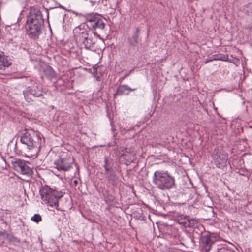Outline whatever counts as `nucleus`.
Returning a JSON list of instances; mask_svg holds the SVG:
<instances>
[{
    "label": "nucleus",
    "mask_w": 252,
    "mask_h": 252,
    "mask_svg": "<svg viewBox=\"0 0 252 252\" xmlns=\"http://www.w3.org/2000/svg\"><path fill=\"white\" fill-rule=\"evenodd\" d=\"M136 88H130L127 85H121L118 88L115 96L116 95L128 94L129 91H134Z\"/></svg>",
    "instance_id": "f8f14e48"
},
{
    "label": "nucleus",
    "mask_w": 252,
    "mask_h": 252,
    "mask_svg": "<svg viewBox=\"0 0 252 252\" xmlns=\"http://www.w3.org/2000/svg\"><path fill=\"white\" fill-rule=\"evenodd\" d=\"M140 31L139 28L136 27L131 36L127 38V42L132 47H135L141 40L140 38Z\"/></svg>",
    "instance_id": "9b49d317"
},
{
    "label": "nucleus",
    "mask_w": 252,
    "mask_h": 252,
    "mask_svg": "<svg viewBox=\"0 0 252 252\" xmlns=\"http://www.w3.org/2000/svg\"><path fill=\"white\" fill-rule=\"evenodd\" d=\"M42 14L37 8H31L26 22V32L29 37L33 40L38 39L44 26Z\"/></svg>",
    "instance_id": "f257e3e1"
},
{
    "label": "nucleus",
    "mask_w": 252,
    "mask_h": 252,
    "mask_svg": "<svg viewBox=\"0 0 252 252\" xmlns=\"http://www.w3.org/2000/svg\"><path fill=\"white\" fill-rule=\"evenodd\" d=\"M189 218L183 215L179 216L177 218V222L179 224L182 225L184 227H187L189 226L190 223L189 222Z\"/></svg>",
    "instance_id": "4468645a"
},
{
    "label": "nucleus",
    "mask_w": 252,
    "mask_h": 252,
    "mask_svg": "<svg viewBox=\"0 0 252 252\" xmlns=\"http://www.w3.org/2000/svg\"><path fill=\"white\" fill-rule=\"evenodd\" d=\"M252 173V171H251Z\"/></svg>",
    "instance_id": "c85d7f7f"
},
{
    "label": "nucleus",
    "mask_w": 252,
    "mask_h": 252,
    "mask_svg": "<svg viewBox=\"0 0 252 252\" xmlns=\"http://www.w3.org/2000/svg\"><path fill=\"white\" fill-rule=\"evenodd\" d=\"M214 164L218 168L224 166L228 158V154L222 150L214 149L211 154Z\"/></svg>",
    "instance_id": "0eeeda50"
},
{
    "label": "nucleus",
    "mask_w": 252,
    "mask_h": 252,
    "mask_svg": "<svg viewBox=\"0 0 252 252\" xmlns=\"http://www.w3.org/2000/svg\"><path fill=\"white\" fill-rule=\"evenodd\" d=\"M14 240L15 241L17 242H20V240H18L17 238H14Z\"/></svg>",
    "instance_id": "bb28decb"
},
{
    "label": "nucleus",
    "mask_w": 252,
    "mask_h": 252,
    "mask_svg": "<svg viewBox=\"0 0 252 252\" xmlns=\"http://www.w3.org/2000/svg\"><path fill=\"white\" fill-rule=\"evenodd\" d=\"M89 2L91 3V5L92 6H93V5H94V4H95L97 2V0H90Z\"/></svg>",
    "instance_id": "393cba45"
},
{
    "label": "nucleus",
    "mask_w": 252,
    "mask_h": 252,
    "mask_svg": "<svg viewBox=\"0 0 252 252\" xmlns=\"http://www.w3.org/2000/svg\"><path fill=\"white\" fill-rule=\"evenodd\" d=\"M0 236H3V237H6L7 236V233L5 231H0Z\"/></svg>",
    "instance_id": "b1692460"
},
{
    "label": "nucleus",
    "mask_w": 252,
    "mask_h": 252,
    "mask_svg": "<svg viewBox=\"0 0 252 252\" xmlns=\"http://www.w3.org/2000/svg\"><path fill=\"white\" fill-rule=\"evenodd\" d=\"M41 199L51 207L56 209L59 206V200L64 195V193L61 190L51 188L48 186H45L40 189Z\"/></svg>",
    "instance_id": "20e7f679"
},
{
    "label": "nucleus",
    "mask_w": 252,
    "mask_h": 252,
    "mask_svg": "<svg viewBox=\"0 0 252 252\" xmlns=\"http://www.w3.org/2000/svg\"><path fill=\"white\" fill-rule=\"evenodd\" d=\"M74 37L76 42L82 47L87 49L94 48L96 39L95 35L100 38L99 34L85 29V25H80L73 30Z\"/></svg>",
    "instance_id": "7ed1b4c3"
},
{
    "label": "nucleus",
    "mask_w": 252,
    "mask_h": 252,
    "mask_svg": "<svg viewBox=\"0 0 252 252\" xmlns=\"http://www.w3.org/2000/svg\"><path fill=\"white\" fill-rule=\"evenodd\" d=\"M11 164L15 170L22 174L30 175L32 172V169L27 165L24 160L14 159L11 161Z\"/></svg>",
    "instance_id": "1a4fd4ad"
},
{
    "label": "nucleus",
    "mask_w": 252,
    "mask_h": 252,
    "mask_svg": "<svg viewBox=\"0 0 252 252\" xmlns=\"http://www.w3.org/2000/svg\"><path fill=\"white\" fill-rule=\"evenodd\" d=\"M73 159L70 156L65 157H60L55 161L54 165L59 171H67L72 168Z\"/></svg>",
    "instance_id": "6e6552de"
},
{
    "label": "nucleus",
    "mask_w": 252,
    "mask_h": 252,
    "mask_svg": "<svg viewBox=\"0 0 252 252\" xmlns=\"http://www.w3.org/2000/svg\"><path fill=\"white\" fill-rule=\"evenodd\" d=\"M218 240L217 236L212 233L203 235L200 237V243L206 252L211 250L212 245Z\"/></svg>",
    "instance_id": "9d476101"
},
{
    "label": "nucleus",
    "mask_w": 252,
    "mask_h": 252,
    "mask_svg": "<svg viewBox=\"0 0 252 252\" xmlns=\"http://www.w3.org/2000/svg\"><path fill=\"white\" fill-rule=\"evenodd\" d=\"M105 23L103 20L100 18L95 20V22L90 24L89 26L94 30H103L105 27Z\"/></svg>",
    "instance_id": "ddd939ff"
},
{
    "label": "nucleus",
    "mask_w": 252,
    "mask_h": 252,
    "mask_svg": "<svg viewBox=\"0 0 252 252\" xmlns=\"http://www.w3.org/2000/svg\"><path fill=\"white\" fill-rule=\"evenodd\" d=\"M74 184L76 185L78 184V181L77 180H74L73 182Z\"/></svg>",
    "instance_id": "a878e982"
},
{
    "label": "nucleus",
    "mask_w": 252,
    "mask_h": 252,
    "mask_svg": "<svg viewBox=\"0 0 252 252\" xmlns=\"http://www.w3.org/2000/svg\"><path fill=\"white\" fill-rule=\"evenodd\" d=\"M250 29L252 30V24H251V26L250 27Z\"/></svg>",
    "instance_id": "cd10ccee"
},
{
    "label": "nucleus",
    "mask_w": 252,
    "mask_h": 252,
    "mask_svg": "<svg viewBox=\"0 0 252 252\" xmlns=\"http://www.w3.org/2000/svg\"><path fill=\"white\" fill-rule=\"evenodd\" d=\"M111 162L106 157H105L104 158V167L105 168V173L107 174L108 172L110 171L112 168Z\"/></svg>",
    "instance_id": "a211bd4d"
},
{
    "label": "nucleus",
    "mask_w": 252,
    "mask_h": 252,
    "mask_svg": "<svg viewBox=\"0 0 252 252\" xmlns=\"http://www.w3.org/2000/svg\"><path fill=\"white\" fill-rule=\"evenodd\" d=\"M41 137L34 130L26 131L21 136L23 148L31 157L36 156L41 147Z\"/></svg>",
    "instance_id": "f03ea898"
},
{
    "label": "nucleus",
    "mask_w": 252,
    "mask_h": 252,
    "mask_svg": "<svg viewBox=\"0 0 252 252\" xmlns=\"http://www.w3.org/2000/svg\"><path fill=\"white\" fill-rule=\"evenodd\" d=\"M214 59H213V55L209 59H207L205 61V63L206 64L207 63H208L210 62H211V61H214Z\"/></svg>",
    "instance_id": "5701e85b"
},
{
    "label": "nucleus",
    "mask_w": 252,
    "mask_h": 252,
    "mask_svg": "<svg viewBox=\"0 0 252 252\" xmlns=\"http://www.w3.org/2000/svg\"><path fill=\"white\" fill-rule=\"evenodd\" d=\"M92 73L94 76H96L97 75V68L96 67H93Z\"/></svg>",
    "instance_id": "4be33fe9"
},
{
    "label": "nucleus",
    "mask_w": 252,
    "mask_h": 252,
    "mask_svg": "<svg viewBox=\"0 0 252 252\" xmlns=\"http://www.w3.org/2000/svg\"><path fill=\"white\" fill-rule=\"evenodd\" d=\"M11 64L7 59L3 56L0 55V69H2L4 67L9 66Z\"/></svg>",
    "instance_id": "f3484780"
},
{
    "label": "nucleus",
    "mask_w": 252,
    "mask_h": 252,
    "mask_svg": "<svg viewBox=\"0 0 252 252\" xmlns=\"http://www.w3.org/2000/svg\"><path fill=\"white\" fill-rule=\"evenodd\" d=\"M213 59L214 60H222L224 61H227L229 60L227 55L220 54L213 55Z\"/></svg>",
    "instance_id": "6ab92c4d"
},
{
    "label": "nucleus",
    "mask_w": 252,
    "mask_h": 252,
    "mask_svg": "<svg viewBox=\"0 0 252 252\" xmlns=\"http://www.w3.org/2000/svg\"><path fill=\"white\" fill-rule=\"evenodd\" d=\"M46 93V92L43 91L40 85L37 83L34 84L32 86L28 87L23 91L25 99L28 102L33 101L35 97L44 96Z\"/></svg>",
    "instance_id": "423d86ee"
},
{
    "label": "nucleus",
    "mask_w": 252,
    "mask_h": 252,
    "mask_svg": "<svg viewBox=\"0 0 252 252\" xmlns=\"http://www.w3.org/2000/svg\"><path fill=\"white\" fill-rule=\"evenodd\" d=\"M99 16L96 13L94 14L93 13H90L86 15V21L89 23L90 24H92V23H94L95 21L96 20H97L98 18H99Z\"/></svg>",
    "instance_id": "dca6fc26"
},
{
    "label": "nucleus",
    "mask_w": 252,
    "mask_h": 252,
    "mask_svg": "<svg viewBox=\"0 0 252 252\" xmlns=\"http://www.w3.org/2000/svg\"><path fill=\"white\" fill-rule=\"evenodd\" d=\"M31 220L35 222H39L41 220V217L39 214H36L31 218Z\"/></svg>",
    "instance_id": "aec40b11"
},
{
    "label": "nucleus",
    "mask_w": 252,
    "mask_h": 252,
    "mask_svg": "<svg viewBox=\"0 0 252 252\" xmlns=\"http://www.w3.org/2000/svg\"><path fill=\"white\" fill-rule=\"evenodd\" d=\"M43 71L46 77L49 79H51L56 77V73L55 71L50 66H46L44 67Z\"/></svg>",
    "instance_id": "2eb2a0df"
},
{
    "label": "nucleus",
    "mask_w": 252,
    "mask_h": 252,
    "mask_svg": "<svg viewBox=\"0 0 252 252\" xmlns=\"http://www.w3.org/2000/svg\"><path fill=\"white\" fill-rule=\"evenodd\" d=\"M188 220L189 222L190 223V225L189 226H188V227H193L196 224V221L194 220H190L189 219V220Z\"/></svg>",
    "instance_id": "412c9836"
},
{
    "label": "nucleus",
    "mask_w": 252,
    "mask_h": 252,
    "mask_svg": "<svg viewBox=\"0 0 252 252\" xmlns=\"http://www.w3.org/2000/svg\"><path fill=\"white\" fill-rule=\"evenodd\" d=\"M153 182L162 190H169L175 185V180L167 171L157 170L154 172Z\"/></svg>",
    "instance_id": "39448f33"
}]
</instances>
